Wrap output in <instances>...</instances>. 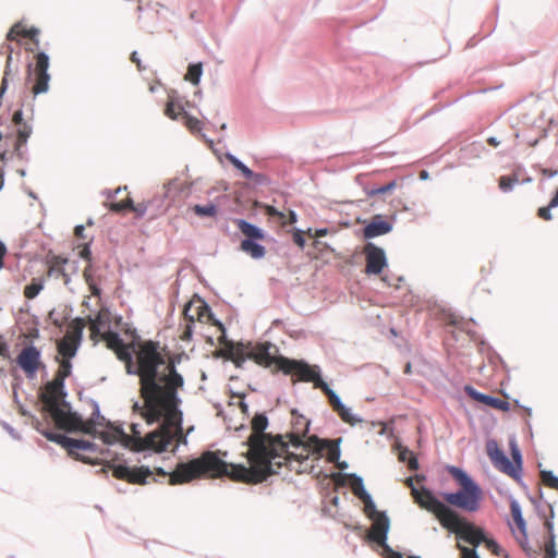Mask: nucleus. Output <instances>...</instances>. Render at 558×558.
<instances>
[{
	"label": "nucleus",
	"mask_w": 558,
	"mask_h": 558,
	"mask_svg": "<svg viewBox=\"0 0 558 558\" xmlns=\"http://www.w3.org/2000/svg\"><path fill=\"white\" fill-rule=\"evenodd\" d=\"M35 62L26 64V84H32L31 93L33 94V102L29 104L31 119L33 120L35 105L34 100L40 94H46L50 88L51 75L49 73L50 58L45 51H39L34 57Z\"/></svg>",
	"instance_id": "9"
},
{
	"label": "nucleus",
	"mask_w": 558,
	"mask_h": 558,
	"mask_svg": "<svg viewBox=\"0 0 558 558\" xmlns=\"http://www.w3.org/2000/svg\"><path fill=\"white\" fill-rule=\"evenodd\" d=\"M23 107L24 100L21 102L20 108L12 114V123L17 128L16 130H21L24 125H33L29 120L24 119Z\"/></svg>",
	"instance_id": "41"
},
{
	"label": "nucleus",
	"mask_w": 558,
	"mask_h": 558,
	"mask_svg": "<svg viewBox=\"0 0 558 558\" xmlns=\"http://www.w3.org/2000/svg\"><path fill=\"white\" fill-rule=\"evenodd\" d=\"M227 159L230 161V163L239 170L244 178H250L253 175V170L250 169L241 159H239L236 156H234L231 153H227L226 155Z\"/></svg>",
	"instance_id": "37"
},
{
	"label": "nucleus",
	"mask_w": 558,
	"mask_h": 558,
	"mask_svg": "<svg viewBox=\"0 0 558 558\" xmlns=\"http://www.w3.org/2000/svg\"><path fill=\"white\" fill-rule=\"evenodd\" d=\"M554 207H550V202L548 203L547 206L545 207H539L538 210H537V215L539 218L546 220V221H549L553 219V215H551V209Z\"/></svg>",
	"instance_id": "60"
},
{
	"label": "nucleus",
	"mask_w": 558,
	"mask_h": 558,
	"mask_svg": "<svg viewBox=\"0 0 558 558\" xmlns=\"http://www.w3.org/2000/svg\"><path fill=\"white\" fill-rule=\"evenodd\" d=\"M198 307H197V315L199 319L205 318L206 316L214 318V314L211 312L210 306L204 301L198 299Z\"/></svg>",
	"instance_id": "51"
},
{
	"label": "nucleus",
	"mask_w": 558,
	"mask_h": 558,
	"mask_svg": "<svg viewBox=\"0 0 558 558\" xmlns=\"http://www.w3.org/2000/svg\"><path fill=\"white\" fill-rule=\"evenodd\" d=\"M118 359L123 362L133 360V349L125 342L114 350Z\"/></svg>",
	"instance_id": "44"
},
{
	"label": "nucleus",
	"mask_w": 558,
	"mask_h": 558,
	"mask_svg": "<svg viewBox=\"0 0 558 558\" xmlns=\"http://www.w3.org/2000/svg\"><path fill=\"white\" fill-rule=\"evenodd\" d=\"M179 109L182 111L185 119V124L191 131L201 130V121L198 119L187 113L183 107L179 106Z\"/></svg>",
	"instance_id": "46"
},
{
	"label": "nucleus",
	"mask_w": 558,
	"mask_h": 558,
	"mask_svg": "<svg viewBox=\"0 0 558 558\" xmlns=\"http://www.w3.org/2000/svg\"><path fill=\"white\" fill-rule=\"evenodd\" d=\"M282 372L287 375L298 376L303 381L313 383L316 389L324 392L333 412L344 404L339 395L324 380L318 365L310 364L305 360L284 359Z\"/></svg>",
	"instance_id": "8"
},
{
	"label": "nucleus",
	"mask_w": 558,
	"mask_h": 558,
	"mask_svg": "<svg viewBox=\"0 0 558 558\" xmlns=\"http://www.w3.org/2000/svg\"><path fill=\"white\" fill-rule=\"evenodd\" d=\"M203 74V64L202 62L190 63L187 66V73L185 78L190 81L193 85H197L201 82V77Z\"/></svg>",
	"instance_id": "36"
},
{
	"label": "nucleus",
	"mask_w": 558,
	"mask_h": 558,
	"mask_svg": "<svg viewBox=\"0 0 558 558\" xmlns=\"http://www.w3.org/2000/svg\"><path fill=\"white\" fill-rule=\"evenodd\" d=\"M397 186V181L396 180H391L390 182L381 185V186H377V187H365V193L367 195V197H375L377 195H381V194H386V193H389L391 191H393Z\"/></svg>",
	"instance_id": "39"
},
{
	"label": "nucleus",
	"mask_w": 558,
	"mask_h": 558,
	"mask_svg": "<svg viewBox=\"0 0 558 558\" xmlns=\"http://www.w3.org/2000/svg\"><path fill=\"white\" fill-rule=\"evenodd\" d=\"M413 457H415V453L412 450H410L408 447L401 446L399 448L398 459L400 462L407 463L408 460H410Z\"/></svg>",
	"instance_id": "56"
},
{
	"label": "nucleus",
	"mask_w": 558,
	"mask_h": 558,
	"mask_svg": "<svg viewBox=\"0 0 558 558\" xmlns=\"http://www.w3.org/2000/svg\"><path fill=\"white\" fill-rule=\"evenodd\" d=\"M457 510L453 509L448 518H444L442 529L447 530L450 534H456L463 542L473 545L475 549L481 544H484L495 556L505 555L508 558V555L505 554L504 548L495 538L490 537L483 527L477 526L461 515Z\"/></svg>",
	"instance_id": "7"
},
{
	"label": "nucleus",
	"mask_w": 558,
	"mask_h": 558,
	"mask_svg": "<svg viewBox=\"0 0 558 558\" xmlns=\"http://www.w3.org/2000/svg\"><path fill=\"white\" fill-rule=\"evenodd\" d=\"M169 196H165V193L162 195H157L150 201H148V204L151 207H155L157 210H163L165 209V199Z\"/></svg>",
	"instance_id": "58"
},
{
	"label": "nucleus",
	"mask_w": 558,
	"mask_h": 558,
	"mask_svg": "<svg viewBox=\"0 0 558 558\" xmlns=\"http://www.w3.org/2000/svg\"><path fill=\"white\" fill-rule=\"evenodd\" d=\"M92 329L100 332L101 329L108 327L109 325V312L108 310L104 312H98L94 317H89Z\"/></svg>",
	"instance_id": "32"
},
{
	"label": "nucleus",
	"mask_w": 558,
	"mask_h": 558,
	"mask_svg": "<svg viewBox=\"0 0 558 558\" xmlns=\"http://www.w3.org/2000/svg\"><path fill=\"white\" fill-rule=\"evenodd\" d=\"M92 416L88 421L85 420L88 427H90L89 433H85L86 435H90L94 438H99L109 446H112V435L123 438L126 437L122 424L113 423L102 416L97 401L92 400Z\"/></svg>",
	"instance_id": "12"
},
{
	"label": "nucleus",
	"mask_w": 558,
	"mask_h": 558,
	"mask_svg": "<svg viewBox=\"0 0 558 558\" xmlns=\"http://www.w3.org/2000/svg\"><path fill=\"white\" fill-rule=\"evenodd\" d=\"M336 413L344 423L350 424L351 426H354L363 421L362 417L352 413L351 408L347 407L345 404L340 407Z\"/></svg>",
	"instance_id": "33"
},
{
	"label": "nucleus",
	"mask_w": 558,
	"mask_h": 558,
	"mask_svg": "<svg viewBox=\"0 0 558 558\" xmlns=\"http://www.w3.org/2000/svg\"><path fill=\"white\" fill-rule=\"evenodd\" d=\"M474 324L475 320L473 318L465 320L464 318H458L456 316H452L450 319V324L465 332H468L470 336L474 337L475 332L470 329V324Z\"/></svg>",
	"instance_id": "43"
},
{
	"label": "nucleus",
	"mask_w": 558,
	"mask_h": 558,
	"mask_svg": "<svg viewBox=\"0 0 558 558\" xmlns=\"http://www.w3.org/2000/svg\"><path fill=\"white\" fill-rule=\"evenodd\" d=\"M125 371L129 375H136L141 377V365L138 364V355L136 356V363L133 360L125 362Z\"/></svg>",
	"instance_id": "55"
},
{
	"label": "nucleus",
	"mask_w": 558,
	"mask_h": 558,
	"mask_svg": "<svg viewBox=\"0 0 558 558\" xmlns=\"http://www.w3.org/2000/svg\"><path fill=\"white\" fill-rule=\"evenodd\" d=\"M1 425L14 439H21V435L9 423L1 422Z\"/></svg>",
	"instance_id": "64"
},
{
	"label": "nucleus",
	"mask_w": 558,
	"mask_h": 558,
	"mask_svg": "<svg viewBox=\"0 0 558 558\" xmlns=\"http://www.w3.org/2000/svg\"><path fill=\"white\" fill-rule=\"evenodd\" d=\"M246 180L253 181L256 185H266L269 183V178L265 173L254 172L250 178H245Z\"/></svg>",
	"instance_id": "57"
},
{
	"label": "nucleus",
	"mask_w": 558,
	"mask_h": 558,
	"mask_svg": "<svg viewBox=\"0 0 558 558\" xmlns=\"http://www.w3.org/2000/svg\"><path fill=\"white\" fill-rule=\"evenodd\" d=\"M130 211H133L137 218H143L150 206L148 203L135 204L133 199H130Z\"/></svg>",
	"instance_id": "47"
},
{
	"label": "nucleus",
	"mask_w": 558,
	"mask_h": 558,
	"mask_svg": "<svg viewBox=\"0 0 558 558\" xmlns=\"http://www.w3.org/2000/svg\"><path fill=\"white\" fill-rule=\"evenodd\" d=\"M482 404L493 408V409H496V410H500L502 412L510 411V403L508 401L501 400V399L490 396V395H485V398L483 399Z\"/></svg>",
	"instance_id": "34"
},
{
	"label": "nucleus",
	"mask_w": 558,
	"mask_h": 558,
	"mask_svg": "<svg viewBox=\"0 0 558 558\" xmlns=\"http://www.w3.org/2000/svg\"><path fill=\"white\" fill-rule=\"evenodd\" d=\"M556 557H557L556 543H555V541H548L547 549L545 553V558H556Z\"/></svg>",
	"instance_id": "62"
},
{
	"label": "nucleus",
	"mask_w": 558,
	"mask_h": 558,
	"mask_svg": "<svg viewBox=\"0 0 558 558\" xmlns=\"http://www.w3.org/2000/svg\"><path fill=\"white\" fill-rule=\"evenodd\" d=\"M446 471L452 476L459 488L456 492H435L432 488L414 484L413 477H407L404 484L411 490L414 502L435 515L439 524L448 518L453 509L464 512H476L483 499L480 484L462 468L446 465Z\"/></svg>",
	"instance_id": "1"
},
{
	"label": "nucleus",
	"mask_w": 558,
	"mask_h": 558,
	"mask_svg": "<svg viewBox=\"0 0 558 558\" xmlns=\"http://www.w3.org/2000/svg\"><path fill=\"white\" fill-rule=\"evenodd\" d=\"M227 463L220 457L219 452L206 451L199 458L190 461H180L173 473H168L163 468H155L156 472L162 476L169 475L171 485L189 483L198 476H209L222 472Z\"/></svg>",
	"instance_id": "5"
},
{
	"label": "nucleus",
	"mask_w": 558,
	"mask_h": 558,
	"mask_svg": "<svg viewBox=\"0 0 558 558\" xmlns=\"http://www.w3.org/2000/svg\"><path fill=\"white\" fill-rule=\"evenodd\" d=\"M342 438L328 439L320 438L317 435L310 436L304 445V450L311 454H315V460L318 461L324 452L328 453V461L331 463L337 462L340 470H347L349 464L347 461H340L341 449L340 444Z\"/></svg>",
	"instance_id": "13"
},
{
	"label": "nucleus",
	"mask_w": 558,
	"mask_h": 558,
	"mask_svg": "<svg viewBox=\"0 0 558 558\" xmlns=\"http://www.w3.org/2000/svg\"><path fill=\"white\" fill-rule=\"evenodd\" d=\"M310 425H311V421L307 420L306 417H304L303 415H300V417L295 422L294 428L296 429V432L299 434H301L302 436H306V438H308L311 436V435H308ZM306 440L307 439H305L303 441V445H302L303 448H304Z\"/></svg>",
	"instance_id": "42"
},
{
	"label": "nucleus",
	"mask_w": 558,
	"mask_h": 558,
	"mask_svg": "<svg viewBox=\"0 0 558 558\" xmlns=\"http://www.w3.org/2000/svg\"><path fill=\"white\" fill-rule=\"evenodd\" d=\"M40 357V351L35 345L31 344L22 349L17 355L16 363L24 371L26 377L33 379L39 368Z\"/></svg>",
	"instance_id": "18"
},
{
	"label": "nucleus",
	"mask_w": 558,
	"mask_h": 558,
	"mask_svg": "<svg viewBox=\"0 0 558 558\" xmlns=\"http://www.w3.org/2000/svg\"><path fill=\"white\" fill-rule=\"evenodd\" d=\"M158 344L149 341L145 351L138 353V364L141 365L142 376L162 375L160 367L163 365V359L157 351Z\"/></svg>",
	"instance_id": "15"
},
{
	"label": "nucleus",
	"mask_w": 558,
	"mask_h": 558,
	"mask_svg": "<svg viewBox=\"0 0 558 558\" xmlns=\"http://www.w3.org/2000/svg\"><path fill=\"white\" fill-rule=\"evenodd\" d=\"M33 133V125H24L21 130H16V141L14 143L13 154L22 161H29V154L26 147L28 138Z\"/></svg>",
	"instance_id": "22"
},
{
	"label": "nucleus",
	"mask_w": 558,
	"mask_h": 558,
	"mask_svg": "<svg viewBox=\"0 0 558 558\" xmlns=\"http://www.w3.org/2000/svg\"><path fill=\"white\" fill-rule=\"evenodd\" d=\"M365 274L380 275L385 267H387V256L383 247L377 246L373 242H367L365 245Z\"/></svg>",
	"instance_id": "17"
},
{
	"label": "nucleus",
	"mask_w": 558,
	"mask_h": 558,
	"mask_svg": "<svg viewBox=\"0 0 558 558\" xmlns=\"http://www.w3.org/2000/svg\"><path fill=\"white\" fill-rule=\"evenodd\" d=\"M485 151L487 149L483 143L473 142L461 148L459 158L462 163H470L471 160L481 158Z\"/></svg>",
	"instance_id": "28"
},
{
	"label": "nucleus",
	"mask_w": 558,
	"mask_h": 558,
	"mask_svg": "<svg viewBox=\"0 0 558 558\" xmlns=\"http://www.w3.org/2000/svg\"><path fill=\"white\" fill-rule=\"evenodd\" d=\"M498 182H499V189L504 193L512 192L515 186V180H512V178H510L509 175H501L498 179Z\"/></svg>",
	"instance_id": "48"
},
{
	"label": "nucleus",
	"mask_w": 558,
	"mask_h": 558,
	"mask_svg": "<svg viewBox=\"0 0 558 558\" xmlns=\"http://www.w3.org/2000/svg\"><path fill=\"white\" fill-rule=\"evenodd\" d=\"M159 8H163V7L158 2L157 3H151V2L144 3L143 1H138V5H137V10L140 12L151 11L155 13V15L159 14Z\"/></svg>",
	"instance_id": "54"
},
{
	"label": "nucleus",
	"mask_w": 558,
	"mask_h": 558,
	"mask_svg": "<svg viewBox=\"0 0 558 558\" xmlns=\"http://www.w3.org/2000/svg\"><path fill=\"white\" fill-rule=\"evenodd\" d=\"M457 510L453 509L448 518H444L442 529L447 530L450 534H456L463 542L473 545L475 549L481 544H484L495 556L505 555L508 558V555L505 554L504 548L495 538L490 537L483 527L477 526L461 515Z\"/></svg>",
	"instance_id": "6"
},
{
	"label": "nucleus",
	"mask_w": 558,
	"mask_h": 558,
	"mask_svg": "<svg viewBox=\"0 0 558 558\" xmlns=\"http://www.w3.org/2000/svg\"><path fill=\"white\" fill-rule=\"evenodd\" d=\"M292 240L295 245H298L300 248H304L305 246V238L303 235V231L301 229H295L292 234Z\"/></svg>",
	"instance_id": "59"
},
{
	"label": "nucleus",
	"mask_w": 558,
	"mask_h": 558,
	"mask_svg": "<svg viewBox=\"0 0 558 558\" xmlns=\"http://www.w3.org/2000/svg\"><path fill=\"white\" fill-rule=\"evenodd\" d=\"M395 220L396 216H392L391 219L388 220L380 214L374 215L362 229L363 238L371 240L390 233L393 230Z\"/></svg>",
	"instance_id": "19"
},
{
	"label": "nucleus",
	"mask_w": 558,
	"mask_h": 558,
	"mask_svg": "<svg viewBox=\"0 0 558 558\" xmlns=\"http://www.w3.org/2000/svg\"><path fill=\"white\" fill-rule=\"evenodd\" d=\"M193 213L198 217H215L218 213V207L214 203L206 205L197 204L193 207Z\"/></svg>",
	"instance_id": "38"
},
{
	"label": "nucleus",
	"mask_w": 558,
	"mask_h": 558,
	"mask_svg": "<svg viewBox=\"0 0 558 558\" xmlns=\"http://www.w3.org/2000/svg\"><path fill=\"white\" fill-rule=\"evenodd\" d=\"M299 463H300V466H301V472H304V473H313L314 470H315V463L314 461H311L310 459V456H301L300 459H299Z\"/></svg>",
	"instance_id": "49"
},
{
	"label": "nucleus",
	"mask_w": 558,
	"mask_h": 558,
	"mask_svg": "<svg viewBox=\"0 0 558 558\" xmlns=\"http://www.w3.org/2000/svg\"><path fill=\"white\" fill-rule=\"evenodd\" d=\"M184 385L183 376L178 373L174 366L171 367L167 378L165 392L162 393V404L166 408V415L170 417V422L174 424L177 429L183 428V412L180 409L181 398L178 389Z\"/></svg>",
	"instance_id": "11"
},
{
	"label": "nucleus",
	"mask_w": 558,
	"mask_h": 558,
	"mask_svg": "<svg viewBox=\"0 0 558 558\" xmlns=\"http://www.w3.org/2000/svg\"><path fill=\"white\" fill-rule=\"evenodd\" d=\"M113 460L116 462L113 468V474L118 478L125 480L133 484H145L147 478L153 475V471L149 466H130L123 453H113Z\"/></svg>",
	"instance_id": "14"
},
{
	"label": "nucleus",
	"mask_w": 558,
	"mask_h": 558,
	"mask_svg": "<svg viewBox=\"0 0 558 558\" xmlns=\"http://www.w3.org/2000/svg\"><path fill=\"white\" fill-rule=\"evenodd\" d=\"M65 449H76L82 451L96 452L98 449V445L89 440L69 437V441L66 444Z\"/></svg>",
	"instance_id": "31"
},
{
	"label": "nucleus",
	"mask_w": 558,
	"mask_h": 558,
	"mask_svg": "<svg viewBox=\"0 0 558 558\" xmlns=\"http://www.w3.org/2000/svg\"><path fill=\"white\" fill-rule=\"evenodd\" d=\"M72 373V363L71 361H62L60 362V367L56 378L51 381H48L46 388L54 389L60 395H64L68 397V391L65 389V378L69 377Z\"/></svg>",
	"instance_id": "23"
},
{
	"label": "nucleus",
	"mask_w": 558,
	"mask_h": 558,
	"mask_svg": "<svg viewBox=\"0 0 558 558\" xmlns=\"http://www.w3.org/2000/svg\"><path fill=\"white\" fill-rule=\"evenodd\" d=\"M154 424L158 426L142 435L141 424L132 423V434L125 432V438L112 435V446L120 445L123 449H132L134 451H149L155 453L172 452L174 453L180 442L187 444L186 435L182 429H177L174 424L170 422V417L165 415Z\"/></svg>",
	"instance_id": "3"
},
{
	"label": "nucleus",
	"mask_w": 558,
	"mask_h": 558,
	"mask_svg": "<svg viewBox=\"0 0 558 558\" xmlns=\"http://www.w3.org/2000/svg\"><path fill=\"white\" fill-rule=\"evenodd\" d=\"M132 411H133V413L141 415L148 424V417H147L148 404L145 401H144V405H141V403L137 400L133 401Z\"/></svg>",
	"instance_id": "53"
},
{
	"label": "nucleus",
	"mask_w": 558,
	"mask_h": 558,
	"mask_svg": "<svg viewBox=\"0 0 558 558\" xmlns=\"http://www.w3.org/2000/svg\"><path fill=\"white\" fill-rule=\"evenodd\" d=\"M487 454L495 468L510 476V472H515L512 468L511 460L506 456L505 451L499 448L495 439H488L486 442Z\"/></svg>",
	"instance_id": "21"
},
{
	"label": "nucleus",
	"mask_w": 558,
	"mask_h": 558,
	"mask_svg": "<svg viewBox=\"0 0 558 558\" xmlns=\"http://www.w3.org/2000/svg\"><path fill=\"white\" fill-rule=\"evenodd\" d=\"M2 53H8V57H7V62H5V69H4V74H3V77H2V81H1V85H0V98L3 97V95L5 94V92L8 90V86H9V77L10 75L12 74V60H13V48L11 45H2L0 46V54Z\"/></svg>",
	"instance_id": "29"
},
{
	"label": "nucleus",
	"mask_w": 558,
	"mask_h": 558,
	"mask_svg": "<svg viewBox=\"0 0 558 558\" xmlns=\"http://www.w3.org/2000/svg\"><path fill=\"white\" fill-rule=\"evenodd\" d=\"M107 343L108 348L114 351L119 345L124 343V340L118 331L109 330L107 335Z\"/></svg>",
	"instance_id": "45"
},
{
	"label": "nucleus",
	"mask_w": 558,
	"mask_h": 558,
	"mask_svg": "<svg viewBox=\"0 0 558 558\" xmlns=\"http://www.w3.org/2000/svg\"><path fill=\"white\" fill-rule=\"evenodd\" d=\"M17 34H22L23 36L29 37L36 47L39 46V28L32 26L31 28L26 29L22 22H17L8 32L7 39L14 40Z\"/></svg>",
	"instance_id": "27"
},
{
	"label": "nucleus",
	"mask_w": 558,
	"mask_h": 558,
	"mask_svg": "<svg viewBox=\"0 0 558 558\" xmlns=\"http://www.w3.org/2000/svg\"><path fill=\"white\" fill-rule=\"evenodd\" d=\"M40 412L49 425L66 433H89L90 427L84 417L73 410L64 395L54 389L45 388L39 391Z\"/></svg>",
	"instance_id": "4"
},
{
	"label": "nucleus",
	"mask_w": 558,
	"mask_h": 558,
	"mask_svg": "<svg viewBox=\"0 0 558 558\" xmlns=\"http://www.w3.org/2000/svg\"><path fill=\"white\" fill-rule=\"evenodd\" d=\"M269 420L266 412H256L250 424L251 433L243 442L246 446L248 466L240 464L242 476L255 481H266L268 476L278 473L282 468V452L287 444L282 435L268 433Z\"/></svg>",
	"instance_id": "2"
},
{
	"label": "nucleus",
	"mask_w": 558,
	"mask_h": 558,
	"mask_svg": "<svg viewBox=\"0 0 558 558\" xmlns=\"http://www.w3.org/2000/svg\"><path fill=\"white\" fill-rule=\"evenodd\" d=\"M548 508H549V512H550V518L549 519H545L544 527L547 530L548 541H555L556 536H555V533H554V522H553L554 513L555 512H554L553 506L548 505Z\"/></svg>",
	"instance_id": "50"
},
{
	"label": "nucleus",
	"mask_w": 558,
	"mask_h": 558,
	"mask_svg": "<svg viewBox=\"0 0 558 558\" xmlns=\"http://www.w3.org/2000/svg\"><path fill=\"white\" fill-rule=\"evenodd\" d=\"M510 511L512 519L514 521V524L517 525L519 530V535L515 536L517 542L521 546V548L531 556L532 554H535L534 550L529 546V539H527V531H526V521L523 518L522 508L520 502L511 498L510 499Z\"/></svg>",
	"instance_id": "20"
},
{
	"label": "nucleus",
	"mask_w": 558,
	"mask_h": 558,
	"mask_svg": "<svg viewBox=\"0 0 558 558\" xmlns=\"http://www.w3.org/2000/svg\"><path fill=\"white\" fill-rule=\"evenodd\" d=\"M510 450L512 457V468L515 470V472H510V477H512L519 484L524 485L522 480L523 456L514 437L510 439Z\"/></svg>",
	"instance_id": "25"
},
{
	"label": "nucleus",
	"mask_w": 558,
	"mask_h": 558,
	"mask_svg": "<svg viewBox=\"0 0 558 558\" xmlns=\"http://www.w3.org/2000/svg\"><path fill=\"white\" fill-rule=\"evenodd\" d=\"M259 240H242L240 248L254 259H260L266 255V247L258 243Z\"/></svg>",
	"instance_id": "30"
},
{
	"label": "nucleus",
	"mask_w": 558,
	"mask_h": 558,
	"mask_svg": "<svg viewBox=\"0 0 558 558\" xmlns=\"http://www.w3.org/2000/svg\"><path fill=\"white\" fill-rule=\"evenodd\" d=\"M464 391L465 393L474 401H477L480 403L483 402V399L485 398V395L484 392H481L478 390H476L473 386L471 385H466L464 386Z\"/></svg>",
	"instance_id": "52"
},
{
	"label": "nucleus",
	"mask_w": 558,
	"mask_h": 558,
	"mask_svg": "<svg viewBox=\"0 0 558 558\" xmlns=\"http://www.w3.org/2000/svg\"><path fill=\"white\" fill-rule=\"evenodd\" d=\"M234 223L238 229L245 236L243 240H264L266 238V232L258 226L247 221L246 219L239 218L235 219Z\"/></svg>",
	"instance_id": "26"
},
{
	"label": "nucleus",
	"mask_w": 558,
	"mask_h": 558,
	"mask_svg": "<svg viewBox=\"0 0 558 558\" xmlns=\"http://www.w3.org/2000/svg\"><path fill=\"white\" fill-rule=\"evenodd\" d=\"M462 558H481L475 548L459 546Z\"/></svg>",
	"instance_id": "61"
},
{
	"label": "nucleus",
	"mask_w": 558,
	"mask_h": 558,
	"mask_svg": "<svg viewBox=\"0 0 558 558\" xmlns=\"http://www.w3.org/2000/svg\"><path fill=\"white\" fill-rule=\"evenodd\" d=\"M163 376H142L140 379L141 397L148 404V425H153L156 421L166 415V408L162 404V393L165 385Z\"/></svg>",
	"instance_id": "10"
},
{
	"label": "nucleus",
	"mask_w": 558,
	"mask_h": 558,
	"mask_svg": "<svg viewBox=\"0 0 558 558\" xmlns=\"http://www.w3.org/2000/svg\"><path fill=\"white\" fill-rule=\"evenodd\" d=\"M44 289V280L41 278H33L24 288V295L27 299H35Z\"/></svg>",
	"instance_id": "35"
},
{
	"label": "nucleus",
	"mask_w": 558,
	"mask_h": 558,
	"mask_svg": "<svg viewBox=\"0 0 558 558\" xmlns=\"http://www.w3.org/2000/svg\"><path fill=\"white\" fill-rule=\"evenodd\" d=\"M71 328L74 339L63 338L57 344L58 353L63 357V361H70L77 353L83 337V319L81 317L75 318Z\"/></svg>",
	"instance_id": "16"
},
{
	"label": "nucleus",
	"mask_w": 558,
	"mask_h": 558,
	"mask_svg": "<svg viewBox=\"0 0 558 558\" xmlns=\"http://www.w3.org/2000/svg\"><path fill=\"white\" fill-rule=\"evenodd\" d=\"M165 113L172 120L178 119V113L175 111V105L172 101H170L166 105Z\"/></svg>",
	"instance_id": "63"
},
{
	"label": "nucleus",
	"mask_w": 558,
	"mask_h": 558,
	"mask_svg": "<svg viewBox=\"0 0 558 558\" xmlns=\"http://www.w3.org/2000/svg\"><path fill=\"white\" fill-rule=\"evenodd\" d=\"M539 475L547 487L558 490V476L553 471L539 470Z\"/></svg>",
	"instance_id": "40"
},
{
	"label": "nucleus",
	"mask_w": 558,
	"mask_h": 558,
	"mask_svg": "<svg viewBox=\"0 0 558 558\" xmlns=\"http://www.w3.org/2000/svg\"><path fill=\"white\" fill-rule=\"evenodd\" d=\"M33 426L39 434H41L49 441L60 445L64 449L66 448V444L69 441L68 435L60 433L59 429L53 430L51 428L45 427L44 423L35 416H33Z\"/></svg>",
	"instance_id": "24"
}]
</instances>
